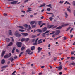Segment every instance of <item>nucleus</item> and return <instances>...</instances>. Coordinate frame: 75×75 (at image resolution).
<instances>
[{
  "instance_id": "nucleus-1",
  "label": "nucleus",
  "mask_w": 75,
  "mask_h": 75,
  "mask_svg": "<svg viewBox=\"0 0 75 75\" xmlns=\"http://www.w3.org/2000/svg\"><path fill=\"white\" fill-rule=\"evenodd\" d=\"M15 35L16 37H20V36H21V34L18 33V31H17L15 32Z\"/></svg>"
},
{
  "instance_id": "nucleus-2",
  "label": "nucleus",
  "mask_w": 75,
  "mask_h": 75,
  "mask_svg": "<svg viewBox=\"0 0 75 75\" xmlns=\"http://www.w3.org/2000/svg\"><path fill=\"white\" fill-rule=\"evenodd\" d=\"M68 24H64L61 25V26H59V27H57L56 28V29H61L62 27H65V26H67L68 25Z\"/></svg>"
},
{
  "instance_id": "nucleus-3",
  "label": "nucleus",
  "mask_w": 75,
  "mask_h": 75,
  "mask_svg": "<svg viewBox=\"0 0 75 75\" xmlns=\"http://www.w3.org/2000/svg\"><path fill=\"white\" fill-rule=\"evenodd\" d=\"M26 52L27 53H28L29 55H32V54H33V52H31V51L30 50V49H28L26 50ZM30 52H31V53H30Z\"/></svg>"
},
{
  "instance_id": "nucleus-4",
  "label": "nucleus",
  "mask_w": 75,
  "mask_h": 75,
  "mask_svg": "<svg viewBox=\"0 0 75 75\" xmlns=\"http://www.w3.org/2000/svg\"><path fill=\"white\" fill-rule=\"evenodd\" d=\"M11 53H10L9 54H6V55L4 56V58H9V57H11Z\"/></svg>"
},
{
  "instance_id": "nucleus-5",
  "label": "nucleus",
  "mask_w": 75,
  "mask_h": 75,
  "mask_svg": "<svg viewBox=\"0 0 75 75\" xmlns=\"http://www.w3.org/2000/svg\"><path fill=\"white\" fill-rule=\"evenodd\" d=\"M16 44L18 47H21L22 45V43L19 42H17Z\"/></svg>"
},
{
  "instance_id": "nucleus-6",
  "label": "nucleus",
  "mask_w": 75,
  "mask_h": 75,
  "mask_svg": "<svg viewBox=\"0 0 75 75\" xmlns=\"http://www.w3.org/2000/svg\"><path fill=\"white\" fill-rule=\"evenodd\" d=\"M30 23L31 25H33L34 24L35 25L37 24V22L35 21H31Z\"/></svg>"
},
{
  "instance_id": "nucleus-7",
  "label": "nucleus",
  "mask_w": 75,
  "mask_h": 75,
  "mask_svg": "<svg viewBox=\"0 0 75 75\" xmlns=\"http://www.w3.org/2000/svg\"><path fill=\"white\" fill-rule=\"evenodd\" d=\"M60 31L59 30H56L55 31V35H58L60 33Z\"/></svg>"
},
{
  "instance_id": "nucleus-8",
  "label": "nucleus",
  "mask_w": 75,
  "mask_h": 75,
  "mask_svg": "<svg viewBox=\"0 0 75 75\" xmlns=\"http://www.w3.org/2000/svg\"><path fill=\"white\" fill-rule=\"evenodd\" d=\"M50 32V30L49 31H47L45 33H44L42 34L43 35H42V37H45V34H47V33H49Z\"/></svg>"
},
{
  "instance_id": "nucleus-9",
  "label": "nucleus",
  "mask_w": 75,
  "mask_h": 75,
  "mask_svg": "<svg viewBox=\"0 0 75 75\" xmlns=\"http://www.w3.org/2000/svg\"><path fill=\"white\" fill-rule=\"evenodd\" d=\"M21 34L23 35L24 37H26L28 35V33H21Z\"/></svg>"
},
{
  "instance_id": "nucleus-10",
  "label": "nucleus",
  "mask_w": 75,
  "mask_h": 75,
  "mask_svg": "<svg viewBox=\"0 0 75 75\" xmlns=\"http://www.w3.org/2000/svg\"><path fill=\"white\" fill-rule=\"evenodd\" d=\"M18 3V1H14L13 2H11V4H16V3Z\"/></svg>"
},
{
  "instance_id": "nucleus-11",
  "label": "nucleus",
  "mask_w": 75,
  "mask_h": 75,
  "mask_svg": "<svg viewBox=\"0 0 75 75\" xmlns=\"http://www.w3.org/2000/svg\"><path fill=\"white\" fill-rule=\"evenodd\" d=\"M46 13L48 14H52V17H54V15L52 13H48L47 12H46Z\"/></svg>"
},
{
  "instance_id": "nucleus-12",
  "label": "nucleus",
  "mask_w": 75,
  "mask_h": 75,
  "mask_svg": "<svg viewBox=\"0 0 75 75\" xmlns=\"http://www.w3.org/2000/svg\"><path fill=\"white\" fill-rule=\"evenodd\" d=\"M52 27H54V25H49L47 26V28H52Z\"/></svg>"
},
{
  "instance_id": "nucleus-13",
  "label": "nucleus",
  "mask_w": 75,
  "mask_h": 75,
  "mask_svg": "<svg viewBox=\"0 0 75 75\" xmlns=\"http://www.w3.org/2000/svg\"><path fill=\"white\" fill-rule=\"evenodd\" d=\"M8 60L11 61V62H13L14 61V59L12 57H11L10 58L8 59Z\"/></svg>"
},
{
  "instance_id": "nucleus-14",
  "label": "nucleus",
  "mask_w": 75,
  "mask_h": 75,
  "mask_svg": "<svg viewBox=\"0 0 75 75\" xmlns=\"http://www.w3.org/2000/svg\"><path fill=\"white\" fill-rule=\"evenodd\" d=\"M38 49V53H39V52H40L41 51V50H42V48H40L39 47Z\"/></svg>"
},
{
  "instance_id": "nucleus-15",
  "label": "nucleus",
  "mask_w": 75,
  "mask_h": 75,
  "mask_svg": "<svg viewBox=\"0 0 75 75\" xmlns=\"http://www.w3.org/2000/svg\"><path fill=\"white\" fill-rule=\"evenodd\" d=\"M47 28L46 27H44L42 29V31L43 32H45L46 31H47Z\"/></svg>"
},
{
  "instance_id": "nucleus-16",
  "label": "nucleus",
  "mask_w": 75,
  "mask_h": 75,
  "mask_svg": "<svg viewBox=\"0 0 75 75\" xmlns=\"http://www.w3.org/2000/svg\"><path fill=\"white\" fill-rule=\"evenodd\" d=\"M25 47H24V46H23L21 49V50L22 51H24V50H25Z\"/></svg>"
},
{
  "instance_id": "nucleus-17",
  "label": "nucleus",
  "mask_w": 75,
  "mask_h": 75,
  "mask_svg": "<svg viewBox=\"0 0 75 75\" xmlns=\"http://www.w3.org/2000/svg\"><path fill=\"white\" fill-rule=\"evenodd\" d=\"M6 52L4 50L2 52V54H1V57H3L4 56V55L5 54V53Z\"/></svg>"
},
{
  "instance_id": "nucleus-18",
  "label": "nucleus",
  "mask_w": 75,
  "mask_h": 75,
  "mask_svg": "<svg viewBox=\"0 0 75 75\" xmlns=\"http://www.w3.org/2000/svg\"><path fill=\"white\" fill-rule=\"evenodd\" d=\"M9 35H13V34L12 33V32H11V30H10L9 31Z\"/></svg>"
},
{
  "instance_id": "nucleus-19",
  "label": "nucleus",
  "mask_w": 75,
  "mask_h": 75,
  "mask_svg": "<svg viewBox=\"0 0 75 75\" xmlns=\"http://www.w3.org/2000/svg\"><path fill=\"white\" fill-rule=\"evenodd\" d=\"M15 49H16V47H14L13 48L12 51V53L13 54L14 53V50H15Z\"/></svg>"
},
{
  "instance_id": "nucleus-20",
  "label": "nucleus",
  "mask_w": 75,
  "mask_h": 75,
  "mask_svg": "<svg viewBox=\"0 0 75 75\" xmlns=\"http://www.w3.org/2000/svg\"><path fill=\"white\" fill-rule=\"evenodd\" d=\"M31 50L32 51H33L34 50H35V47L33 46L31 47Z\"/></svg>"
},
{
  "instance_id": "nucleus-21",
  "label": "nucleus",
  "mask_w": 75,
  "mask_h": 75,
  "mask_svg": "<svg viewBox=\"0 0 75 75\" xmlns=\"http://www.w3.org/2000/svg\"><path fill=\"white\" fill-rule=\"evenodd\" d=\"M45 6V3L42 4V5H40L39 6V7H44Z\"/></svg>"
},
{
  "instance_id": "nucleus-22",
  "label": "nucleus",
  "mask_w": 75,
  "mask_h": 75,
  "mask_svg": "<svg viewBox=\"0 0 75 75\" xmlns=\"http://www.w3.org/2000/svg\"><path fill=\"white\" fill-rule=\"evenodd\" d=\"M42 23V21H38V24L39 25H41Z\"/></svg>"
},
{
  "instance_id": "nucleus-23",
  "label": "nucleus",
  "mask_w": 75,
  "mask_h": 75,
  "mask_svg": "<svg viewBox=\"0 0 75 75\" xmlns=\"http://www.w3.org/2000/svg\"><path fill=\"white\" fill-rule=\"evenodd\" d=\"M6 40L7 42H10V39L8 38H6Z\"/></svg>"
},
{
  "instance_id": "nucleus-24",
  "label": "nucleus",
  "mask_w": 75,
  "mask_h": 75,
  "mask_svg": "<svg viewBox=\"0 0 75 75\" xmlns=\"http://www.w3.org/2000/svg\"><path fill=\"white\" fill-rule=\"evenodd\" d=\"M75 59V57H71V61H73V60H74Z\"/></svg>"
},
{
  "instance_id": "nucleus-25",
  "label": "nucleus",
  "mask_w": 75,
  "mask_h": 75,
  "mask_svg": "<svg viewBox=\"0 0 75 75\" xmlns=\"http://www.w3.org/2000/svg\"><path fill=\"white\" fill-rule=\"evenodd\" d=\"M5 62V60H4V59H3L1 61V63L2 64H4Z\"/></svg>"
},
{
  "instance_id": "nucleus-26",
  "label": "nucleus",
  "mask_w": 75,
  "mask_h": 75,
  "mask_svg": "<svg viewBox=\"0 0 75 75\" xmlns=\"http://www.w3.org/2000/svg\"><path fill=\"white\" fill-rule=\"evenodd\" d=\"M30 40V38H25V41L26 42H27L28 41Z\"/></svg>"
},
{
  "instance_id": "nucleus-27",
  "label": "nucleus",
  "mask_w": 75,
  "mask_h": 75,
  "mask_svg": "<svg viewBox=\"0 0 75 75\" xmlns=\"http://www.w3.org/2000/svg\"><path fill=\"white\" fill-rule=\"evenodd\" d=\"M13 45V42H11L8 45V46H11Z\"/></svg>"
},
{
  "instance_id": "nucleus-28",
  "label": "nucleus",
  "mask_w": 75,
  "mask_h": 75,
  "mask_svg": "<svg viewBox=\"0 0 75 75\" xmlns=\"http://www.w3.org/2000/svg\"><path fill=\"white\" fill-rule=\"evenodd\" d=\"M65 17L66 18H67L68 17V14H67V12H65Z\"/></svg>"
},
{
  "instance_id": "nucleus-29",
  "label": "nucleus",
  "mask_w": 75,
  "mask_h": 75,
  "mask_svg": "<svg viewBox=\"0 0 75 75\" xmlns=\"http://www.w3.org/2000/svg\"><path fill=\"white\" fill-rule=\"evenodd\" d=\"M7 67H8V65H6V66H3L1 68H7Z\"/></svg>"
},
{
  "instance_id": "nucleus-30",
  "label": "nucleus",
  "mask_w": 75,
  "mask_h": 75,
  "mask_svg": "<svg viewBox=\"0 0 75 75\" xmlns=\"http://www.w3.org/2000/svg\"><path fill=\"white\" fill-rule=\"evenodd\" d=\"M25 38H23L21 40V41L23 42V41H25Z\"/></svg>"
},
{
  "instance_id": "nucleus-31",
  "label": "nucleus",
  "mask_w": 75,
  "mask_h": 75,
  "mask_svg": "<svg viewBox=\"0 0 75 75\" xmlns=\"http://www.w3.org/2000/svg\"><path fill=\"white\" fill-rule=\"evenodd\" d=\"M74 65L75 66V63H71L69 64V65Z\"/></svg>"
},
{
  "instance_id": "nucleus-32",
  "label": "nucleus",
  "mask_w": 75,
  "mask_h": 75,
  "mask_svg": "<svg viewBox=\"0 0 75 75\" xmlns=\"http://www.w3.org/2000/svg\"><path fill=\"white\" fill-rule=\"evenodd\" d=\"M62 65H60L59 67V70H61L62 69Z\"/></svg>"
},
{
  "instance_id": "nucleus-33",
  "label": "nucleus",
  "mask_w": 75,
  "mask_h": 75,
  "mask_svg": "<svg viewBox=\"0 0 75 75\" xmlns=\"http://www.w3.org/2000/svg\"><path fill=\"white\" fill-rule=\"evenodd\" d=\"M18 58V57H17V56L15 55L14 57H13V58L14 59H16L17 58Z\"/></svg>"
},
{
  "instance_id": "nucleus-34",
  "label": "nucleus",
  "mask_w": 75,
  "mask_h": 75,
  "mask_svg": "<svg viewBox=\"0 0 75 75\" xmlns=\"http://www.w3.org/2000/svg\"><path fill=\"white\" fill-rule=\"evenodd\" d=\"M67 10L70 13H71V11L70 9H69L68 8H67Z\"/></svg>"
},
{
  "instance_id": "nucleus-35",
  "label": "nucleus",
  "mask_w": 75,
  "mask_h": 75,
  "mask_svg": "<svg viewBox=\"0 0 75 75\" xmlns=\"http://www.w3.org/2000/svg\"><path fill=\"white\" fill-rule=\"evenodd\" d=\"M66 3H67V4H69V5H70V4H71L70 3L68 2V1H66L65 2L64 4H66Z\"/></svg>"
},
{
  "instance_id": "nucleus-36",
  "label": "nucleus",
  "mask_w": 75,
  "mask_h": 75,
  "mask_svg": "<svg viewBox=\"0 0 75 75\" xmlns=\"http://www.w3.org/2000/svg\"><path fill=\"white\" fill-rule=\"evenodd\" d=\"M71 27H69L68 28H67V29L66 30V31H68L70 30V29H71Z\"/></svg>"
},
{
  "instance_id": "nucleus-37",
  "label": "nucleus",
  "mask_w": 75,
  "mask_h": 75,
  "mask_svg": "<svg viewBox=\"0 0 75 75\" xmlns=\"http://www.w3.org/2000/svg\"><path fill=\"white\" fill-rule=\"evenodd\" d=\"M55 32L54 31H52V33H50V34H53L55 33Z\"/></svg>"
},
{
  "instance_id": "nucleus-38",
  "label": "nucleus",
  "mask_w": 75,
  "mask_h": 75,
  "mask_svg": "<svg viewBox=\"0 0 75 75\" xmlns=\"http://www.w3.org/2000/svg\"><path fill=\"white\" fill-rule=\"evenodd\" d=\"M45 25V23H44L40 25V27H42V26H43V25Z\"/></svg>"
},
{
  "instance_id": "nucleus-39",
  "label": "nucleus",
  "mask_w": 75,
  "mask_h": 75,
  "mask_svg": "<svg viewBox=\"0 0 75 75\" xmlns=\"http://www.w3.org/2000/svg\"><path fill=\"white\" fill-rule=\"evenodd\" d=\"M60 37H61V36H59L57 38H54V40H57V39L59 38Z\"/></svg>"
},
{
  "instance_id": "nucleus-40",
  "label": "nucleus",
  "mask_w": 75,
  "mask_h": 75,
  "mask_svg": "<svg viewBox=\"0 0 75 75\" xmlns=\"http://www.w3.org/2000/svg\"><path fill=\"white\" fill-rule=\"evenodd\" d=\"M23 54H24V52H22L19 55V57H21V55Z\"/></svg>"
},
{
  "instance_id": "nucleus-41",
  "label": "nucleus",
  "mask_w": 75,
  "mask_h": 75,
  "mask_svg": "<svg viewBox=\"0 0 75 75\" xmlns=\"http://www.w3.org/2000/svg\"><path fill=\"white\" fill-rule=\"evenodd\" d=\"M32 25V28H35V27H36V24L34 25Z\"/></svg>"
},
{
  "instance_id": "nucleus-42",
  "label": "nucleus",
  "mask_w": 75,
  "mask_h": 75,
  "mask_svg": "<svg viewBox=\"0 0 75 75\" xmlns=\"http://www.w3.org/2000/svg\"><path fill=\"white\" fill-rule=\"evenodd\" d=\"M32 38H35V37H37V36L35 35H33L31 36Z\"/></svg>"
},
{
  "instance_id": "nucleus-43",
  "label": "nucleus",
  "mask_w": 75,
  "mask_h": 75,
  "mask_svg": "<svg viewBox=\"0 0 75 75\" xmlns=\"http://www.w3.org/2000/svg\"><path fill=\"white\" fill-rule=\"evenodd\" d=\"M75 51H73V52H72L71 54V55H74V54L75 53Z\"/></svg>"
},
{
  "instance_id": "nucleus-44",
  "label": "nucleus",
  "mask_w": 75,
  "mask_h": 75,
  "mask_svg": "<svg viewBox=\"0 0 75 75\" xmlns=\"http://www.w3.org/2000/svg\"><path fill=\"white\" fill-rule=\"evenodd\" d=\"M51 6V4H49V5H47V6H48L49 7H50V8H52V7Z\"/></svg>"
},
{
  "instance_id": "nucleus-45",
  "label": "nucleus",
  "mask_w": 75,
  "mask_h": 75,
  "mask_svg": "<svg viewBox=\"0 0 75 75\" xmlns=\"http://www.w3.org/2000/svg\"><path fill=\"white\" fill-rule=\"evenodd\" d=\"M49 19H50V21H52V19H53V18H52V17H50L49 18Z\"/></svg>"
},
{
  "instance_id": "nucleus-46",
  "label": "nucleus",
  "mask_w": 75,
  "mask_h": 75,
  "mask_svg": "<svg viewBox=\"0 0 75 75\" xmlns=\"http://www.w3.org/2000/svg\"><path fill=\"white\" fill-rule=\"evenodd\" d=\"M19 31H21V32H24V30L20 29Z\"/></svg>"
},
{
  "instance_id": "nucleus-47",
  "label": "nucleus",
  "mask_w": 75,
  "mask_h": 75,
  "mask_svg": "<svg viewBox=\"0 0 75 75\" xmlns=\"http://www.w3.org/2000/svg\"><path fill=\"white\" fill-rule=\"evenodd\" d=\"M16 52H18V53L20 52V51H19V50H18L17 49H16Z\"/></svg>"
},
{
  "instance_id": "nucleus-48",
  "label": "nucleus",
  "mask_w": 75,
  "mask_h": 75,
  "mask_svg": "<svg viewBox=\"0 0 75 75\" xmlns=\"http://www.w3.org/2000/svg\"><path fill=\"white\" fill-rule=\"evenodd\" d=\"M38 31L40 32V33H42V30L40 29H38Z\"/></svg>"
},
{
  "instance_id": "nucleus-49",
  "label": "nucleus",
  "mask_w": 75,
  "mask_h": 75,
  "mask_svg": "<svg viewBox=\"0 0 75 75\" xmlns=\"http://www.w3.org/2000/svg\"><path fill=\"white\" fill-rule=\"evenodd\" d=\"M23 26L25 27H28V25L27 24L24 25Z\"/></svg>"
},
{
  "instance_id": "nucleus-50",
  "label": "nucleus",
  "mask_w": 75,
  "mask_h": 75,
  "mask_svg": "<svg viewBox=\"0 0 75 75\" xmlns=\"http://www.w3.org/2000/svg\"><path fill=\"white\" fill-rule=\"evenodd\" d=\"M57 59V57H55L54 58V61H55V60H56V59Z\"/></svg>"
},
{
  "instance_id": "nucleus-51",
  "label": "nucleus",
  "mask_w": 75,
  "mask_h": 75,
  "mask_svg": "<svg viewBox=\"0 0 75 75\" xmlns=\"http://www.w3.org/2000/svg\"><path fill=\"white\" fill-rule=\"evenodd\" d=\"M16 71H14L12 74V75H16V74H14V73H16Z\"/></svg>"
},
{
  "instance_id": "nucleus-52",
  "label": "nucleus",
  "mask_w": 75,
  "mask_h": 75,
  "mask_svg": "<svg viewBox=\"0 0 75 75\" xmlns=\"http://www.w3.org/2000/svg\"><path fill=\"white\" fill-rule=\"evenodd\" d=\"M73 6H75V1H73Z\"/></svg>"
},
{
  "instance_id": "nucleus-53",
  "label": "nucleus",
  "mask_w": 75,
  "mask_h": 75,
  "mask_svg": "<svg viewBox=\"0 0 75 75\" xmlns=\"http://www.w3.org/2000/svg\"><path fill=\"white\" fill-rule=\"evenodd\" d=\"M20 28H21V29H24V28L23 26H20Z\"/></svg>"
},
{
  "instance_id": "nucleus-54",
  "label": "nucleus",
  "mask_w": 75,
  "mask_h": 75,
  "mask_svg": "<svg viewBox=\"0 0 75 75\" xmlns=\"http://www.w3.org/2000/svg\"><path fill=\"white\" fill-rule=\"evenodd\" d=\"M29 28L30 30H31V26L30 25H29Z\"/></svg>"
},
{
  "instance_id": "nucleus-55",
  "label": "nucleus",
  "mask_w": 75,
  "mask_h": 75,
  "mask_svg": "<svg viewBox=\"0 0 75 75\" xmlns=\"http://www.w3.org/2000/svg\"><path fill=\"white\" fill-rule=\"evenodd\" d=\"M64 39H63V40L64 41H65V40H67V38L66 37H64Z\"/></svg>"
},
{
  "instance_id": "nucleus-56",
  "label": "nucleus",
  "mask_w": 75,
  "mask_h": 75,
  "mask_svg": "<svg viewBox=\"0 0 75 75\" xmlns=\"http://www.w3.org/2000/svg\"><path fill=\"white\" fill-rule=\"evenodd\" d=\"M73 29H74V28H71V29L70 30V33H72V30H73Z\"/></svg>"
},
{
  "instance_id": "nucleus-57",
  "label": "nucleus",
  "mask_w": 75,
  "mask_h": 75,
  "mask_svg": "<svg viewBox=\"0 0 75 75\" xmlns=\"http://www.w3.org/2000/svg\"><path fill=\"white\" fill-rule=\"evenodd\" d=\"M41 43H42V41L39 42L38 43V44H41Z\"/></svg>"
},
{
  "instance_id": "nucleus-58",
  "label": "nucleus",
  "mask_w": 75,
  "mask_h": 75,
  "mask_svg": "<svg viewBox=\"0 0 75 75\" xmlns=\"http://www.w3.org/2000/svg\"><path fill=\"white\" fill-rule=\"evenodd\" d=\"M33 45H37V43H36V42H35V43H33Z\"/></svg>"
},
{
  "instance_id": "nucleus-59",
  "label": "nucleus",
  "mask_w": 75,
  "mask_h": 75,
  "mask_svg": "<svg viewBox=\"0 0 75 75\" xmlns=\"http://www.w3.org/2000/svg\"><path fill=\"white\" fill-rule=\"evenodd\" d=\"M47 11H50L51 10V9L50 8H48L47 9Z\"/></svg>"
},
{
  "instance_id": "nucleus-60",
  "label": "nucleus",
  "mask_w": 75,
  "mask_h": 75,
  "mask_svg": "<svg viewBox=\"0 0 75 75\" xmlns=\"http://www.w3.org/2000/svg\"><path fill=\"white\" fill-rule=\"evenodd\" d=\"M11 38H12V41H13V42H14V39H13V37H11Z\"/></svg>"
},
{
  "instance_id": "nucleus-61",
  "label": "nucleus",
  "mask_w": 75,
  "mask_h": 75,
  "mask_svg": "<svg viewBox=\"0 0 75 75\" xmlns=\"http://www.w3.org/2000/svg\"><path fill=\"white\" fill-rule=\"evenodd\" d=\"M7 14H6V13L4 14V16H5V17H6V16H7Z\"/></svg>"
},
{
  "instance_id": "nucleus-62",
  "label": "nucleus",
  "mask_w": 75,
  "mask_h": 75,
  "mask_svg": "<svg viewBox=\"0 0 75 75\" xmlns=\"http://www.w3.org/2000/svg\"><path fill=\"white\" fill-rule=\"evenodd\" d=\"M74 11L73 14H74V16H75V10H74V11Z\"/></svg>"
},
{
  "instance_id": "nucleus-63",
  "label": "nucleus",
  "mask_w": 75,
  "mask_h": 75,
  "mask_svg": "<svg viewBox=\"0 0 75 75\" xmlns=\"http://www.w3.org/2000/svg\"><path fill=\"white\" fill-rule=\"evenodd\" d=\"M56 35H55V34L54 35H52V37H55Z\"/></svg>"
},
{
  "instance_id": "nucleus-64",
  "label": "nucleus",
  "mask_w": 75,
  "mask_h": 75,
  "mask_svg": "<svg viewBox=\"0 0 75 75\" xmlns=\"http://www.w3.org/2000/svg\"><path fill=\"white\" fill-rule=\"evenodd\" d=\"M64 69L65 71H67V68H65Z\"/></svg>"
}]
</instances>
